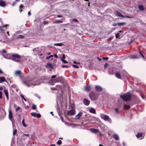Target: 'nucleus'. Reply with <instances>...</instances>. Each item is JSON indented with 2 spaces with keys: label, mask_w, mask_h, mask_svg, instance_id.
Instances as JSON below:
<instances>
[{
  "label": "nucleus",
  "mask_w": 146,
  "mask_h": 146,
  "mask_svg": "<svg viewBox=\"0 0 146 146\" xmlns=\"http://www.w3.org/2000/svg\"><path fill=\"white\" fill-rule=\"evenodd\" d=\"M17 132V130L16 129H15L13 130V135H15Z\"/></svg>",
  "instance_id": "nucleus-40"
},
{
  "label": "nucleus",
  "mask_w": 146,
  "mask_h": 146,
  "mask_svg": "<svg viewBox=\"0 0 146 146\" xmlns=\"http://www.w3.org/2000/svg\"><path fill=\"white\" fill-rule=\"evenodd\" d=\"M139 54H140V55L142 56V57L144 58L145 59V58L144 56L143 55L142 53L141 52H139Z\"/></svg>",
  "instance_id": "nucleus-51"
},
{
  "label": "nucleus",
  "mask_w": 146,
  "mask_h": 146,
  "mask_svg": "<svg viewBox=\"0 0 146 146\" xmlns=\"http://www.w3.org/2000/svg\"><path fill=\"white\" fill-rule=\"evenodd\" d=\"M75 113L74 110H69L67 112V114L70 115H74Z\"/></svg>",
  "instance_id": "nucleus-9"
},
{
  "label": "nucleus",
  "mask_w": 146,
  "mask_h": 146,
  "mask_svg": "<svg viewBox=\"0 0 146 146\" xmlns=\"http://www.w3.org/2000/svg\"><path fill=\"white\" fill-rule=\"evenodd\" d=\"M2 55L5 58L7 59H11V56H10L11 54H7L6 55L2 54Z\"/></svg>",
  "instance_id": "nucleus-14"
},
{
  "label": "nucleus",
  "mask_w": 146,
  "mask_h": 146,
  "mask_svg": "<svg viewBox=\"0 0 146 146\" xmlns=\"http://www.w3.org/2000/svg\"><path fill=\"white\" fill-rule=\"evenodd\" d=\"M2 98V92L0 91V99Z\"/></svg>",
  "instance_id": "nucleus-49"
},
{
  "label": "nucleus",
  "mask_w": 146,
  "mask_h": 146,
  "mask_svg": "<svg viewBox=\"0 0 146 146\" xmlns=\"http://www.w3.org/2000/svg\"><path fill=\"white\" fill-rule=\"evenodd\" d=\"M16 3L15 2H13L12 4V5L13 6H14L15 4H16Z\"/></svg>",
  "instance_id": "nucleus-57"
},
{
  "label": "nucleus",
  "mask_w": 146,
  "mask_h": 146,
  "mask_svg": "<svg viewBox=\"0 0 146 146\" xmlns=\"http://www.w3.org/2000/svg\"><path fill=\"white\" fill-rule=\"evenodd\" d=\"M65 123L66 125L68 126H70V125L71 123H69L68 122H65Z\"/></svg>",
  "instance_id": "nucleus-45"
},
{
  "label": "nucleus",
  "mask_w": 146,
  "mask_h": 146,
  "mask_svg": "<svg viewBox=\"0 0 146 146\" xmlns=\"http://www.w3.org/2000/svg\"><path fill=\"white\" fill-rule=\"evenodd\" d=\"M43 23L44 24H46L48 23V22L47 21H44L43 22Z\"/></svg>",
  "instance_id": "nucleus-59"
},
{
  "label": "nucleus",
  "mask_w": 146,
  "mask_h": 146,
  "mask_svg": "<svg viewBox=\"0 0 146 146\" xmlns=\"http://www.w3.org/2000/svg\"><path fill=\"white\" fill-rule=\"evenodd\" d=\"M64 45V44L62 43H56L54 44V45L56 46H61Z\"/></svg>",
  "instance_id": "nucleus-21"
},
{
  "label": "nucleus",
  "mask_w": 146,
  "mask_h": 146,
  "mask_svg": "<svg viewBox=\"0 0 146 146\" xmlns=\"http://www.w3.org/2000/svg\"><path fill=\"white\" fill-rule=\"evenodd\" d=\"M84 104L86 106H88L90 104V102L87 99H84L83 100Z\"/></svg>",
  "instance_id": "nucleus-12"
},
{
  "label": "nucleus",
  "mask_w": 146,
  "mask_h": 146,
  "mask_svg": "<svg viewBox=\"0 0 146 146\" xmlns=\"http://www.w3.org/2000/svg\"><path fill=\"white\" fill-rule=\"evenodd\" d=\"M120 97L123 101H130L131 98V96L129 93L123 94L120 95Z\"/></svg>",
  "instance_id": "nucleus-2"
},
{
  "label": "nucleus",
  "mask_w": 146,
  "mask_h": 146,
  "mask_svg": "<svg viewBox=\"0 0 146 146\" xmlns=\"http://www.w3.org/2000/svg\"><path fill=\"white\" fill-rule=\"evenodd\" d=\"M9 119L11 121H12V119L13 118V114L12 113L10 110H9Z\"/></svg>",
  "instance_id": "nucleus-11"
},
{
  "label": "nucleus",
  "mask_w": 146,
  "mask_h": 146,
  "mask_svg": "<svg viewBox=\"0 0 146 146\" xmlns=\"http://www.w3.org/2000/svg\"><path fill=\"white\" fill-rule=\"evenodd\" d=\"M36 117L37 118H40L41 117V115L39 113H36Z\"/></svg>",
  "instance_id": "nucleus-42"
},
{
  "label": "nucleus",
  "mask_w": 146,
  "mask_h": 146,
  "mask_svg": "<svg viewBox=\"0 0 146 146\" xmlns=\"http://www.w3.org/2000/svg\"><path fill=\"white\" fill-rule=\"evenodd\" d=\"M5 3L3 2V0H0V6L4 7L5 6Z\"/></svg>",
  "instance_id": "nucleus-19"
},
{
  "label": "nucleus",
  "mask_w": 146,
  "mask_h": 146,
  "mask_svg": "<svg viewBox=\"0 0 146 146\" xmlns=\"http://www.w3.org/2000/svg\"><path fill=\"white\" fill-rule=\"evenodd\" d=\"M136 136L139 139H141L144 137L143 134L141 133H139L136 135Z\"/></svg>",
  "instance_id": "nucleus-8"
},
{
  "label": "nucleus",
  "mask_w": 146,
  "mask_h": 146,
  "mask_svg": "<svg viewBox=\"0 0 146 146\" xmlns=\"http://www.w3.org/2000/svg\"><path fill=\"white\" fill-rule=\"evenodd\" d=\"M56 75H53L52 76L51 78L52 79L54 78H56Z\"/></svg>",
  "instance_id": "nucleus-56"
},
{
  "label": "nucleus",
  "mask_w": 146,
  "mask_h": 146,
  "mask_svg": "<svg viewBox=\"0 0 146 146\" xmlns=\"http://www.w3.org/2000/svg\"><path fill=\"white\" fill-rule=\"evenodd\" d=\"M36 113L35 112H32L31 113V115L33 117H36Z\"/></svg>",
  "instance_id": "nucleus-32"
},
{
  "label": "nucleus",
  "mask_w": 146,
  "mask_h": 146,
  "mask_svg": "<svg viewBox=\"0 0 146 146\" xmlns=\"http://www.w3.org/2000/svg\"><path fill=\"white\" fill-rule=\"evenodd\" d=\"M12 57L20 59L21 58V56L18 54H12Z\"/></svg>",
  "instance_id": "nucleus-16"
},
{
  "label": "nucleus",
  "mask_w": 146,
  "mask_h": 146,
  "mask_svg": "<svg viewBox=\"0 0 146 146\" xmlns=\"http://www.w3.org/2000/svg\"><path fill=\"white\" fill-rule=\"evenodd\" d=\"M62 76H59L56 79H53L52 80V82H62Z\"/></svg>",
  "instance_id": "nucleus-7"
},
{
  "label": "nucleus",
  "mask_w": 146,
  "mask_h": 146,
  "mask_svg": "<svg viewBox=\"0 0 146 146\" xmlns=\"http://www.w3.org/2000/svg\"><path fill=\"white\" fill-rule=\"evenodd\" d=\"M62 58L63 59L65 58V55L64 54H63L62 57Z\"/></svg>",
  "instance_id": "nucleus-60"
},
{
  "label": "nucleus",
  "mask_w": 146,
  "mask_h": 146,
  "mask_svg": "<svg viewBox=\"0 0 146 146\" xmlns=\"http://www.w3.org/2000/svg\"><path fill=\"white\" fill-rule=\"evenodd\" d=\"M124 108L125 109H129L130 108V106L129 105L125 104L124 105Z\"/></svg>",
  "instance_id": "nucleus-28"
},
{
  "label": "nucleus",
  "mask_w": 146,
  "mask_h": 146,
  "mask_svg": "<svg viewBox=\"0 0 146 146\" xmlns=\"http://www.w3.org/2000/svg\"><path fill=\"white\" fill-rule=\"evenodd\" d=\"M117 25H118V23H114L112 24V26H115Z\"/></svg>",
  "instance_id": "nucleus-48"
},
{
  "label": "nucleus",
  "mask_w": 146,
  "mask_h": 146,
  "mask_svg": "<svg viewBox=\"0 0 146 146\" xmlns=\"http://www.w3.org/2000/svg\"><path fill=\"white\" fill-rule=\"evenodd\" d=\"M85 89L86 90L89 91L90 89V86H86L85 87Z\"/></svg>",
  "instance_id": "nucleus-27"
},
{
  "label": "nucleus",
  "mask_w": 146,
  "mask_h": 146,
  "mask_svg": "<svg viewBox=\"0 0 146 146\" xmlns=\"http://www.w3.org/2000/svg\"><path fill=\"white\" fill-rule=\"evenodd\" d=\"M125 23L123 22L118 23V25L119 26H121L123 25Z\"/></svg>",
  "instance_id": "nucleus-33"
},
{
  "label": "nucleus",
  "mask_w": 146,
  "mask_h": 146,
  "mask_svg": "<svg viewBox=\"0 0 146 146\" xmlns=\"http://www.w3.org/2000/svg\"><path fill=\"white\" fill-rule=\"evenodd\" d=\"M72 66L74 68H78L79 67V66L76 65H75L73 64V65H72Z\"/></svg>",
  "instance_id": "nucleus-44"
},
{
  "label": "nucleus",
  "mask_w": 146,
  "mask_h": 146,
  "mask_svg": "<svg viewBox=\"0 0 146 146\" xmlns=\"http://www.w3.org/2000/svg\"><path fill=\"white\" fill-rule=\"evenodd\" d=\"M95 90L98 92H100L102 90V88L101 87L99 86H95Z\"/></svg>",
  "instance_id": "nucleus-10"
},
{
  "label": "nucleus",
  "mask_w": 146,
  "mask_h": 146,
  "mask_svg": "<svg viewBox=\"0 0 146 146\" xmlns=\"http://www.w3.org/2000/svg\"><path fill=\"white\" fill-rule=\"evenodd\" d=\"M113 138L116 140H118L119 139V137L117 134H114L113 135Z\"/></svg>",
  "instance_id": "nucleus-17"
},
{
  "label": "nucleus",
  "mask_w": 146,
  "mask_h": 146,
  "mask_svg": "<svg viewBox=\"0 0 146 146\" xmlns=\"http://www.w3.org/2000/svg\"><path fill=\"white\" fill-rule=\"evenodd\" d=\"M54 56L56 58H57L58 57L57 55L56 54H54Z\"/></svg>",
  "instance_id": "nucleus-63"
},
{
  "label": "nucleus",
  "mask_w": 146,
  "mask_h": 146,
  "mask_svg": "<svg viewBox=\"0 0 146 146\" xmlns=\"http://www.w3.org/2000/svg\"><path fill=\"white\" fill-rule=\"evenodd\" d=\"M32 108L33 110H35L36 108V106L35 104H33L32 106Z\"/></svg>",
  "instance_id": "nucleus-36"
},
{
  "label": "nucleus",
  "mask_w": 146,
  "mask_h": 146,
  "mask_svg": "<svg viewBox=\"0 0 146 146\" xmlns=\"http://www.w3.org/2000/svg\"><path fill=\"white\" fill-rule=\"evenodd\" d=\"M46 67L48 68L52 69L53 68V64L52 63H48L46 65Z\"/></svg>",
  "instance_id": "nucleus-15"
},
{
  "label": "nucleus",
  "mask_w": 146,
  "mask_h": 146,
  "mask_svg": "<svg viewBox=\"0 0 146 146\" xmlns=\"http://www.w3.org/2000/svg\"><path fill=\"white\" fill-rule=\"evenodd\" d=\"M53 57V56L52 55H51L50 56H49L46 57V60H48V59L50 58L51 57Z\"/></svg>",
  "instance_id": "nucleus-38"
},
{
  "label": "nucleus",
  "mask_w": 146,
  "mask_h": 146,
  "mask_svg": "<svg viewBox=\"0 0 146 146\" xmlns=\"http://www.w3.org/2000/svg\"><path fill=\"white\" fill-rule=\"evenodd\" d=\"M20 96H21V98L22 99H23L25 101H26V99H25V98L21 94V95H20Z\"/></svg>",
  "instance_id": "nucleus-43"
},
{
  "label": "nucleus",
  "mask_w": 146,
  "mask_h": 146,
  "mask_svg": "<svg viewBox=\"0 0 146 146\" xmlns=\"http://www.w3.org/2000/svg\"><path fill=\"white\" fill-rule=\"evenodd\" d=\"M100 116L102 119L105 121H111V119L107 115H105L103 113H102L100 114Z\"/></svg>",
  "instance_id": "nucleus-5"
},
{
  "label": "nucleus",
  "mask_w": 146,
  "mask_h": 146,
  "mask_svg": "<svg viewBox=\"0 0 146 146\" xmlns=\"http://www.w3.org/2000/svg\"><path fill=\"white\" fill-rule=\"evenodd\" d=\"M89 111L92 113H96V110L94 108H92L90 109Z\"/></svg>",
  "instance_id": "nucleus-18"
},
{
  "label": "nucleus",
  "mask_w": 146,
  "mask_h": 146,
  "mask_svg": "<svg viewBox=\"0 0 146 146\" xmlns=\"http://www.w3.org/2000/svg\"><path fill=\"white\" fill-rule=\"evenodd\" d=\"M115 15L116 16H117L119 17H122L123 18H124V17H126L128 18H133V16H130L128 15H125V16L123 15H122V14H121V13L119 11H115Z\"/></svg>",
  "instance_id": "nucleus-6"
},
{
  "label": "nucleus",
  "mask_w": 146,
  "mask_h": 146,
  "mask_svg": "<svg viewBox=\"0 0 146 146\" xmlns=\"http://www.w3.org/2000/svg\"><path fill=\"white\" fill-rule=\"evenodd\" d=\"M6 52H7L6 51L5 49H3L2 50V53H6Z\"/></svg>",
  "instance_id": "nucleus-55"
},
{
  "label": "nucleus",
  "mask_w": 146,
  "mask_h": 146,
  "mask_svg": "<svg viewBox=\"0 0 146 146\" xmlns=\"http://www.w3.org/2000/svg\"><path fill=\"white\" fill-rule=\"evenodd\" d=\"M115 111L118 113H119V111L118 110V108H116L115 109Z\"/></svg>",
  "instance_id": "nucleus-46"
},
{
  "label": "nucleus",
  "mask_w": 146,
  "mask_h": 146,
  "mask_svg": "<svg viewBox=\"0 0 146 146\" xmlns=\"http://www.w3.org/2000/svg\"><path fill=\"white\" fill-rule=\"evenodd\" d=\"M138 8L139 10L142 11H143L145 9L144 7L142 5H139Z\"/></svg>",
  "instance_id": "nucleus-20"
},
{
  "label": "nucleus",
  "mask_w": 146,
  "mask_h": 146,
  "mask_svg": "<svg viewBox=\"0 0 146 146\" xmlns=\"http://www.w3.org/2000/svg\"><path fill=\"white\" fill-rule=\"evenodd\" d=\"M108 64L107 63H106L105 64H104V67H105V68H106L108 66Z\"/></svg>",
  "instance_id": "nucleus-58"
},
{
  "label": "nucleus",
  "mask_w": 146,
  "mask_h": 146,
  "mask_svg": "<svg viewBox=\"0 0 146 146\" xmlns=\"http://www.w3.org/2000/svg\"><path fill=\"white\" fill-rule=\"evenodd\" d=\"M41 83L37 81L35 82L31 79H26L23 81V83L28 86H30L32 85H39Z\"/></svg>",
  "instance_id": "nucleus-1"
},
{
  "label": "nucleus",
  "mask_w": 146,
  "mask_h": 146,
  "mask_svg": "<svg viewBox=\"0 0 146 146\" xmlns=\"http://www.w3.org/2000/svg\"><path fill=\"white\" fill-rule=\"evenodd\" d=\"M82 114V113L81 112H80L76 116V117L78 116V118L79 119L80 117H81Z\"/></svg>",
  "instance_id": "nucleus-26"
},
{
  "label": "nucleus",
  "mask_w": 146,
  "mask_h": 146,
  "mask_svg": "<svg viewBox=\"0 0 146 146\" xmlns=\"http://www.w3.org/2000/svg\"><path fill=\"white\" fill-rule=\"evenodd\" d=\"M73 21L76 22H78V20L76 19L75 18L73 19Z\"/></svg>",
  "instance_id": "nucleus-53"
},
{
  "label": "nucleus",
  "mask_w": 146,
  "mask_h": 146,
  "mask_svg": "<svg viewBox=\"0 0 146 146\" xmlns=\"http://www.w3.org/2000/svg\"><path fill=\"white\" fill-rule=\"evenodd\" d=\"M4 93L5 94V96H7V95H8V91L7 90L5 89L4 90Z\"/></svg>",
  "instance_id": "nucleus-35"
},
{
  "label": "nucleus",
  "mask_w": 146,
  "mask_h": 146,
  "mask_svg": "<svg viewBox=\"0 0 146 146\" xmlns=\"http://www.w3.org/2000/svg\"><path fill=\"white\" fill-rule=\"evenodd\" d=\"M102 59L104 60H107L108 59V58L107 57H103V58Z\"/></svg>",
  "instance_id": "nucleus-52"
},
{
  "label": "nucleus",
  "mask_w": 146,
  "mask_h": 146,
  "mask_svg": "<svg viewBox=\"0 0 146 146\" xmlns=\"http://www.w3.org/2000/svg\"><path fill=\"white\" fill-rule=\"evenodd\" d=\"M57 144L58 145H61L62 144L61 141L60 140H58L57 142Z\"/></svg>",
  "instance_id": "nucleus-34"
},
{
  "label": "nucleus",
  "mask_w": 146,
  "mask_h": 146,
  "mask_svg": "<svg viewBox=\"0 0 146 146\" xmlns=\"http://www.w3.org/2000/svg\"><path fill=\"white\" fill-rule=\"evenodd\" d=\"M62 61L64 63L66 64L67 63V62L64 59H61Z\"/></svg>",
  "instance_id": "nucleus-41"
},
{
  "label": "nucleus",
  "mask_w": 146,
  "mask_h": 146,
  "mask_svg": "<svg viewBox=\"0 0 146 146\" xmlns=\"http://www.w3.org/2000/svg\"><path fill=\"white\" fill-rule=\"evenodd\" d=\"M22 125H23L25 127H26L27 126V125H26L25 123V122H24V119H23L22 121Z\"/></svg>",
  "instance_id": "nucleus-30"
},
{
  "label": "nucleus",
  "mask_w": 146,
  "mask_h": 146,
  "mask_svg": "<svg viewBox=\"0 0 146 146\" xmlns=\"http://www.w3.org/2000/svg\"><path fill=\"white\" fill-rule=\"evenodd\" d=\"M89 97L92 100H96L98 98V94L94 92H91L89 94Z\"/></svg>",
  "instance_id": "nucleus-4"
},
{
  "label": "nucleus",
  "mask_w": 146,
  "mask_h": 146,
  "mask_svg": "<svg viewBox=\"0 0 146 146\" xmlns=\"http://www.w3.org/2000/svg\"><path fill=\"white\" fill-rule=\"evenodd\" d=\"M21 33V31H17L12 36L13 39H22L25 37V36L22 35H18V34Z\"/></svg>",
  "instance_id": "nucleus-3"
},
{
  "label": "nucleus",
  "mask_w": 146,
  "mask_h": 146,
  "mask_svg": "<svg viewBox=\"0 0 146 146\" xmlns=\"http://www.w3.org/2000/svg\"><path fill=\"white\" fill-rule=\"evenodd\" d=\"M139 57L136 56H131L130 57V59H133V58H139Z\"/></svg>",
  "instance_id": "nucleus-39"
},
{
  "label": "nucleus",
  "mask_w": 146,
  "mask_h": 146,
  "mask_svg": "<svg viewBox=\"0 0 146 146\" xmlns=\"http://www.w3.org/2000/svg\"><path fill=\"white\" fill-rule=\"evenodd\" d=\"M68 66L65 65H62V67L63 68L68 67Z\"/></svg>",
  "instance_id": "nucleus-54"
},
{
  "label": "nucleus",
  "mask_w": 146,
  "mask_h": 146,
  "mask_svg": "<svg viewBox=\"0 0 146 146\" xmlns=\"http://www.w3.org/2000/svg\"><path fill=\"white\" fill-rule=\"evenodd\" d=\"M121 31H118V33H116L115 35V37L116 38H119V36H120V35H119V33H121Z\"/></svg>",
  "instance_id": "nucleus-23"
},
{
  "label": "nucleus",
  "mask_w": 146,
  "mask_h": 146,
  "mask_svg": "<svg viewBox=\"0 0 146 146\" xmlns=\"http://www.w3.org/2000/svg\"><path fill=\"white\" fill-rule=\"evenodd\" d=\"M76 126V125L74 123H71L70 125V126H71L72 127H75Z\"/></svg>",
  "instance_id": "nucleus-37"
},
{
  "label": "nucleus",
  "mask_w": 146,
  "mask_h": 146,
  "mask_svg": "<svg viewBox=\"0 0 146 146\" xmlns=\"http://www.w3.org/2000/svg\"><path fill=\"white\" fill-rule=\"evenodd\" d=\"M133 40H131L129 42V44H130L132 43L133 42Z\"/></svg>",
  "instance_id": "nucleus-62"
},
{
  "label": "nucleus",
  "mask_w": 146,
  "mask_h": 146,
  "mask_svg": "<svg viewBox=\"0 0 146 146\" xmlns=\"http://www.w3.org/2000/svg\"><path fill=\"white\" fill-rule=\"evenodd\" d=\"M73 63L74 64H80V63H79L78 62H76L75 61H74Z\"/></svg>",
  "instance_id": "nucleus-61"
},
{
  "label": "nucleus",
  "mask_w": 146,
  "mask_h": 146,
  "mask_svg": "<svg viewBox=\"0 0 146 146\" xmlns=\"http://www.w3.org/2000/svg\"><path fill=\"white\" fill-rule=\"evenodd\" d=\"M90 130L91 131L94 133H98L99 131V129L95 128H90Z\"/></svg>",
  "instance_id": "nucleus-13"
},
{
  "label": "nucleus",
  "mask_w": 146,
  "mask_h": 146,
  "mask_svg": "<svg viewBox=\"0 0 146 146\" xmlns=\"http://www.w3.org/2000/svg\"><path fill=\"white\" fill-rule=\"evenodd\" d=\"M21 74V72L19 70H17L15 71V74L16 75H19Z\"/></svg>",
  "instance_id": "nucleus-25"
},
{
  "label": "nucleus",
  "mask_w": 146,
  "mask_h": 146,
  "mask_svg": "<svg viewBox=\"0 0 146 146\" xmlns=\"http://www.w3.org/2000/svg\"><path fill=\"white\" fill-rule=\"evenodd\" d=\"M20 109V108L19 107H18L17 108H16L15 109V111H17L19 110Z\"/></svg>",
  "instance_id": "nucleus-47"
},
{
  "label": "nucleus",
  "mask_w": 146,
  "mask_h": 146,
  "mask_svg": "<svg viewBox=\"0 0 146 146\" xmlns=\"http://www.w3.org/2000/svg\"><path fill=\"white\" fill-rule=\"evenodd\" d=\"M6 80L4 77H0V83L5 82Z\"/></svg>",
  "instance_id": "nucleus-22"
},
{
  "label": "nucleus",
  "mask_w": 146,
  "mask_h": 146,
  "mask_svg": "<svg viewBox=\"0 0 146 146\" xmlns=\"http://www.w3.org/2000/svg\"><path fill=\"white\" fill-rule=\"evenodd\" d=\"M62 17V16L60 15H57V17Z\"/></svg>",
  "instance_id": "nucleus-64"
},
{
  "label": "nucleus",
  "mask_w": 146,
  "mask_h": 146,
  "mask_svg": "<svg viewBox=\"0 0 146 146\" xmlns=\"http://www.w3.org/2000/svg\"><path fill=\"white\" fill-rule=\"evenodd\" d=\"M16 58L12 57V58L11 57V60H13L15 61L16 62H18L19 60H18L16 59Z\"/></svg>",
  "instance_id": "nucleus-31"
},
{
  "label": "nucleus",
  "mask_w": 146,
  "mask_h": 146,
  "mask_svg": "<svg viewBox=\"0 0 146 146\" xmlns=\"http://www.w3.org/2000/svg\"><path fill=\"white\" fill-rule=\"evenodd\" d=\"M23 6L22 5H20L19 8V11L21 13V12L22 11V10H21V9H23Z\"/></svg>",
  "instance_id": "nucleus-29"
},
{
  "label": "nucleus",
  "mask_w": 146,
  "mask_h": 146,
  "mask_svg": "<svg viewBox=\"0 0 146 146\" xmlns=\"http://www.w3.org/2000/svg\"><path fill=\"white\" fill-rule=\"evenodd\" d=\"M116 77L120 79L121 78L120 74L118 72H117L115 74Z\"/></svg>",
  "instance_id": "nucleus-24"
},
{
  "label": "nucleus",
  "mask_w": 146,
  "mask_h": 146,
  "mask_svg": "<svg viewBox=\"0 0 146 146\" xmlns=\"http://www.w3.org/2000/svg\"><path fill=\"white\" fill-rule=\"evenodd\" d=\"M22 135L23 136H29V134H28L23 133Z\"/></svg>",
  "instance_id": "nucleus-50"
}]
</instances>
